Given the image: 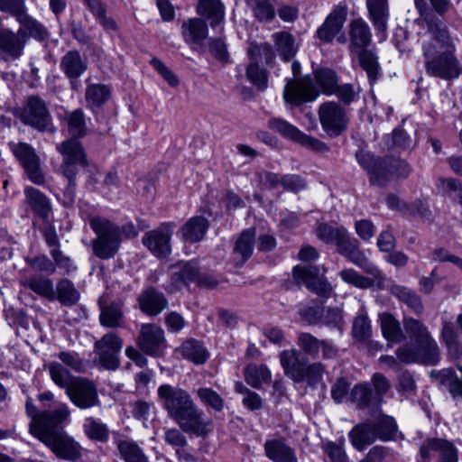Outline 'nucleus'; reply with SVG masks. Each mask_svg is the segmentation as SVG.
<instances>
[{
  "instance_id": "46",
  "label": "nucleus",
  "mask_w": 462,
  "mask_h": 462,
  "mask_svg": "<svg viewBox=\"0 0 462 462\" xmlns=\"http://www.w3.org/2000/svg\"><path fill=\"white\" fill-rule=\"evenodd\" d=\"M83 429L87 437L91 440L104 443L109 439V430L107 425L92 417L85 420Z\"/></svg>"
},
{
  "instance_id": "32",
  "label": "nucleus",
  "mask_w": 462,
  "mask_h": 462,
  "mask_svg": "<svg viewBox=\"0 0 462 462\" xmlns=\"http://www.w3.org/2000/svg\"><path fill=\"white\" fill-rule=\"evenodd\" d=\"M352 446L358 451H363L375 440V433L372 428V421L359 423L348 432Z\"/></svg>"
},
{
  "instance_id": "6",
  "label": "nucleus",
  "mask_w": 462,
  "mask_h": 462,
  "mask_svg": "<svg viewBox=\"0 0 462 462\" xmlns=\"http://www.w3.org/2000/svg\"><path fill=\"white\" fill-rule=\"evenodd\" d=\"M89 226L97 235L92 241L94 254L100 259L112 258L117 253L121 243L119 227L102 217H90Z\"/></svg>"
},
{
  "instance_id": "16",
  "label": "nucleus",
  "mask_w": 462,
  "mask_h": 462,
  "mask_svg": "<svg viewBox=\"0 0 462 462\" xmlns=\"http://www.w3.org/2000/svg\"><path fill=\"white\" fill-rule=\"evenodd\" d=\"M137 345L148 356L153 357L162 356L167 347L163 329L155 324H143L137 338Z\"/></svg>"
},
{
  "instance_id": "52",
  "label": "nucleus",
  "mask_w": 462,
  "mask_h": 462,
  "mask_svg": "<svg viewBox=\"0 0 462 462\" xmlns=\"http://www.w3.org/2000/svg\"><path fill=\"white\" fill-rule=\"evenodd\" d=\"M347 234L345 227H333L326 223H321L316 229V235L319 239L327 244H333L336 246L341 242Z\"/></svg>"
},
{
  "instance_id": "53",
  "label": "nucleus",
  "mask_w": 462,
  "mask_h": 462,
  "mask_svg": "<svg viewBox=\"0 0 462 462\" xmlns=\"http://www.w3.org/2000/svg\"><path fill=\"white\" fill-rule=\"evenodd\" d=\"M314 77L321 91L327 95H331L337 85L336 72L328 68H319L314 70Z\"/></svg>"
},
{
  "instance_id": "57",
  "label": "nucleus",
  "mask_w": 462,
  "mask_h": 462,
  "mask_svg": "<svg viewBox=\"0 0 462 462\" xmlns=\"http://www.w3.org/2000/svg\"><path fill=\"white\" fill-rule=\"evenodd\" d=\"M259 22L272 21L275 16L274 8L270 0H245Z\"/></svg>"
},
{
  "instance_id": "4",
  "label": "nucleus",
  "mask_w": 462,
  "mask_h": 462,
  "mask_svg": "<svg viewBox=\"0 0 462 462\" xmlns=\"http://www.w3.org/2000/svg\"><path fill=\"white\" fill-rule=\"evenodd\" d=\"M402 323L406 335L414 345L404 344L398 347L397 358L405 364L437 365L440 359V351L428 327L411 317H404Z\"/></svg>"
},
{
  "instance_id": "49",
  "label": "nucleus",
  "mask_w": 462,
  "mask_h": 462,
  "mask_svg": "<svg viewBox=\"0 0 462 462\" xmlns=\"http://www.w3.org/2000/svg\"><path fill=\"white\" fill-rule=\"evenodd\" d=\"M23 284L33 291L35 293L43 296L49 300L55 298L53 284L51 280L40 275H34L26 278Z\"/></svg>"
},
{
  "instance_id": "55",
  "label": "nucleus",
  "mask_w": 462,
  "mask_h": 462,
  "mask_svg": "<svg viewBox=\"0 0 462 462\" xmlns=\"http://www.w3.org/2000/svg\"><path fill=\"white\" fill-rule=\"evenodd\" d=\"M350 398L362 410L368 408L371 404H374V395L368 383L355 385L351 390Z\"/></svg>"
},
{
  "instance_id": "60",
  "label": "nucleus",
  "mask_w": 462,
  "mask_h": 462,
  "mask_svg": "<svg viewBox=\"0 0 462 462\" xmlns=\"http://www.w3.org/2000/svg\"><path fill=\"white\" fill-rule=\"evenodd\" d=\"M246 77L260 90H264L268 86L266 70L255 61L251 60V63L247 66Z\"/></svg>"
},
{
  "instance_id": "47",
  "label": "nucleus",
  "mask_w": 462,
  "mask_h": 462,
  "mask_svg": "<svg viewBox=\"0 0 462 462\" xmlns=\"http://www.w3.org/2000/svg\"><path fill=\"white\" fill-rule=\"evenodd\" d=\"M439 194L450 199L462 203V182L453 178H440L437 182Z\"/></svg>"
},
{
  "instance_id": "29",
  "label": "nucleus",
  "mask_w": 462,
  "mask_h": 462,
  "mask_svg": "<svg viewBox=\"0 0 462 462\" xmlns=\"http://www.w3.org/2000/svg\"><path fill=\"white\" fill-rule=\"evenodd\" d=\"M440 339L447 348L448 356L453 361L462 360V343L454 324L443 321Z\"/></svg>"
},
{
  "instance_id": "41",
  "label": "nucleus",
  "mask_w": 462,
  "mask_h": 462,
  "mask_svg": "<svg viewBox=\"0 0 462 462\" xmlns=\"http://www.w3.org/2000/svg\"><path fill=\"white\" fill-rule=\"evenodd\" d=\"M245 380L253 388L260 389L263 383H269L272 374L265 365H248L245 369Z\"/></svg>"
},
{
  "instance_id": "12",
  "label": "nucleus",
  "mask_w": 462,
  "mask_h": 462,
  "mask_svg": "<svg viewBox=\"0 0 462 462\" xmlns=\"http://www.w3.org/2000/svg\"><path fill=\"white\" fill-rule=\"evenodd\" d=\"M10 147L27 178L36 185H42L45 175L41 167V159L35 150L26 143H11Z\"/></svg>"
},
{
  "instance_id": "36",
  "label": "nucleus",
  "mask_w": 462,
  "mask_h": 462,
  "mask_svg": "<svg viewBox=\"0 0 462 462\" xmlns=\"http://www.w3.org/2000/svg\"><path fill=\"white\" fill-rule=\"evenodd\" d=\"M381 329L384 338L391 343H400L405 338L400 322L388 312L379 314Z\"/></svg>"
},
{
  "instance_id": "7",
  "label": "nucleus",
  "mask_w": 462,
  "mask_h": 462,
  "mask_svg": "<svg viewBox=\"0 0 462 462\" xmlns=\"http://www.w3.org/2000/svg\"><path fill=\"white\" fill-rule=\"evenodd\" d=\"M60 388L80 409H89L99 402L96 383L86 377L69 375L60 369Z\"/></svg>"
},
{
  "instance_id": "15",
  "label": "nucleus",
  "mask_w": 462,
  "mask_h": 462,
  "mask_svg": "<svg viewBox=\"0 0 462 462\" xmlns=\"http://www.w3.org/2000/svg\"><path fill=\"white\" fill-rule=\"evenodd\" d=\"M60 152L63 156V175L72 182L79 167L88 166L87 154L79 139L69 138L62 143Z\"/></svg>"
},
{
  "instance_id": "3",
  "label": "nucleus",
  "mask_w": 462,
  "mask_h": 462,
  "mask_svg": "<svg viewBox=\"0 0 462 462\" xmlns=\"http://www.w3.org/2000/svg\"><path fill=\"white\" fill-rule=\"evenodd\" d=\"M347 36L352 62L366 73L370 85L375 84L382 76V69L370 26L362 18L354 19L348 24Z\"/></svg>"
},
{
  "instance_id": "51",
  "label": "nucleus",
  "mask_w": 462,
  "mask_h": 462,
  "mask_svg": "<svg viewBox=\"0 0 462 462\" xmlns=\"http://www.w3.org/2000/svg\"><path fill=\"white\" fill-rule=\"evenodd\" d=\"M320 339L309 332H300L297 337V345L300 351L313 359L319 356L320 351Z\"/></svg>"
},
{
  "instance_id": "64",
  "label": "nucleus",
  "mask_w": 462,
  "mask_h": 462,
  "mask_svg": "<svg viewBox=\"0 0 462 462\" xmlns=\"http://www.w3.org/2000/svg\"><path fill=\"white\" fill-rule=\"evenodd\" d=\"M339 275L345 282L361 289L370 288L374 283L371 279L360 275L354 269H344Z\"/></svg>"
},
{
  "instance_id": "45",
  "label": "nucleus",
  "mask_w": 462,
  "mask_h": 462,
  "mask_svg": "<svg viewBox=\"0 0 462 462\" xmlns=\"http://www.w3.org/2000/svg\"><path fill=\"white\" fill-rule=\"evenodd\" d=\"M62 68L69 78L77 79L87 69V64L78 51H69L62 59Z\"/></svg>"
},
{
  "instance_id": "56",
  "label": "nucleus",
  "mask_w": 462,
  "mask_h": 462,
  "mask_svg": "<svg viewBox=\"0 0 462 462\" xmlns=\"http://www.w3.org/2000/svg\"><path fill=\"white\" fill-rule=\"evenodd\" d=\"M17 21L21 24V27L18 30L23 31V37L25 39L26 34H29L31 37L38 40H43L47 36V31L45 28L25 13Z\"/></svg>"
},
{
  "instance_id": "28",
  "label": "nucleus",
  "mask_w": 462,
  "mask_h": 462,
  "mask_svg": "<svg viewBox=\"0 0 462 462\" xmlns=\"http://www.w3.org/2000/svg\"><path fill=\"white\" fill-rule=\"evenodd\" d=\"M366 6L375 31L384 39L389 17L388 0H366Z\"/></svg>"
},
{
  "instance_id": "19",
  "label": "nucleus",
  "mask_w": 462,
  "mask_h": 462,
  "mask_svg": "<svg viewBox=\"0 0 462 462\" xmlns=\"http://www.w3.org/2000/svg\"><path fill=\"white\" fill-rule=\"evenodd\" d=\"M347 5L345 3H339L327 16L324 23L317 29L315 37L319 39L321 43H331L342 30L347 17Z\"/></svg>"
},
{
  "instance_id": "61",
  "label": "nucleus",
  "mask_w": 462,
  "mask_h": 462,
  "mask_svg": "<svg viewBox=\"0 0 462 462\" xmlns=\"http://www.w3.org/2000/svg\"><path fill=\"white\" fill-rule=\"evenodd\" d=\"M80 298L79 292L69 280L60 281V303L64 306L75 305Z\"/></svg>"
},
{
  "instance_id": "62",
  "label": "nucleus",
  "mask_w": 462,
  "mask_h": 462,
  "mask_svg": "<svg viewBox=\"0 0 462 462\" xmlns=\"http://www.w3.org/2000/svg\"><path fill=\"white\" fill-rule=\"evenodd\" d=\"M360 88L353 84L346 83L337 85L332 94H335L339 101L344 105L349 106L351 103L358 99Z\"/></svg>"
},
{
  "instance_id": "9",
  "label": "nucleus",
  "mask_w": 462,
  "mask_h": 462,
  "mask_svg": "<svg viewBox=\"0 0 462 462\" xmlns=\"http://www.w3.org/2000/svg\"><path fill=\"white\" fill-rule=\"evenodd\" d=\"M325 269L319 265H296L292 270V277L298 285H305L311 292L323 299H328L332 293V286L324 276Z\"/></svg>"
},
{
  "instance_id": "24",
  "label": "nucleus",
  "mask_w": 462,
  "mask_h": 462,
  "mask_svg": "<svg viewBox=\"0 0 462 462\" xmlns=\"http://www.w3.org/2000/svg\"><path fill=\"white\" fill-rule=\"evenodd\" d=\"M138 304L142 312L155 317L168 307V300L162 292L148 287L139 295Z\"/></svg>"
},
{
  "instance_id": "8",
  "label": "nucleus",
  "mask_w": 462,
  "mask_h": 462,
  "mask_svg": "<svg viewBox=\"0 0 462 462\" xmlns=\"http://www.w3.org/2000/svg\"><path fill=\"white\" fill-rule=\"evenodd\" d=\"M190 283L213 287L217 283L202 276L198 263L195 261L179 262L170 267V282L164 286L167 292L173 293L187 288Z\"/></svg>"
},
{
  "instance_id": "33",
  "label": "nucleus",
  "mask_w": 462,
  "mask_h": 462,
  "mask_svg": "<svg viewBox=\"0 0 462 462\" xmlns=\"http://www.w3.org/2000/svg\"><path fill=\"white\" fill-rule=\"evenodd\" d=\"M179 351L185 359L195 365H203L209 358V353L203 342L193 337L186 339Z\"/></svg>"
},
{
  "instance_id": "39",
  "label": "nucleus",
  "mask_w": 462,
  "mask_h": 462,
  "mask_svg": "<svg viewBox=\"0 0 462 462\" xmlns=\"http://www.w3.org/2000/svg\"><path fill=\"white\" fill-rule=\"evenodd\" d=\"M66 131L70 138L80 139L87 134L86 117L81 109H76L63 116Z\"/></svg>"
},
{
  "instance_id": "37",
  "label": "nucleus",
  "mask_w": 462,
  "mask_h": 462,
  "mask_svg": "<svg viewBox=\"0 0 462 462\" xmlns=\"http://www.w3.org/2000/svg\"><path fill=\"white\" fill-rule=\"evenodd\" d=\"M99 320L102 326L106 328H119L123 326L124 311L123 301H112L107 306L101 308Z\"/></svg>"
},
{
  "instance_id": "26",
  "label": "nucleus",
  "mask_w": 462,
  "mask_h": 462,
  "mask_svg": "<svg viewBox=\"0 0 462 462\" xmlns=\"http://www.w3.org/2000/svg\"><path fill=\"white\" fill-rule=\"evenodd\" d=\"M209 227L208 220L203 216L190 217L178 234L185 242L195 244L204 239Z\"/></svg>"
},
{
  "instance_id": "30",
  "label": "nucleus",
  "mask_w": 462,
  "mask_h": 462,
  "mask_svg": "<svg viewBox=\"0 0 462 462\" xmlns=\"http://www.w3.org/2000/svg\"><path fill=\"white\" fill-rule=\"evenodd\" d=\"M208 34V25L200 18H189L181 24V36L187 44L201 45Z\"/></svg>"
},
{
  "instance_id": "43",
  "label": "nucleus",
  "mask_w": 462,
  "mask_h": 462,
  "mask_svg": "<svg viewBox=\"0 0 462 462\" xmlns=\"http://www.w3.org/2000/svg\"><path fill=\"white\" fill-rule=\"evenodd\" d=\"M26 200L32 209L42 218L48 217L51 209L50 202L45 195L33 187H26L24 189Z\"/></svg>"
},
{
  "instance_id": "17",
  "label": "nucleus",
  "mask_w": 462,
  "mask_h": 462,
  "mask_svg": "<svg viewBox=\"0 0 462 462\" xmlns=\"http://www.w3.org/2000/svg\"><path fill=\"white\" fill-rule=\"evenodd\" d=\"M420 457L424 462L437 457V462H458L457 448L448 440L439 438L427 439L420 447Z\"/></svg>"
},
{
  "instance_id": "63",
  "label": "nucleus",
  "mask_w": 462,
  "mask_h": 462,
  "mask_svg": "<svg viewBox=\"0 0 462 462\" xmlns=\"http://www.w3.org/2000/svg\"><path fill=\"white\" fill-rule=\"evenodd\" d=\"M123 347V340L114 332L105 334L94 344V349L107 350L120 353Z\"/></svg>"
},
{
  "instance_id": "11",
  "label": "nucleus",
  "mask_w": 462,
  "mask_h": 462,
  "mask_svg": "<svg viewBox=\"0 0 462 462\" xmlns=\"http://www.w3.org/2000/svg\"><path fill=\"white\" fill-rule=\"evenodd\" d=\"M356 157L360 166L367 172L372 185L384 187L393 180L390 157H376L364 151L356 152Z\"/></svg>"
},
{
  "instance_id": "20",
  "label": "nucleus",
  "mask_w": 462,
  "mask_h": 462,
  "mask_svg": "<svg viewBox=\"0 0 462 462\" xmlns=\"http://www.w3.org/2000/svg\"><path fill=\"white\" fill-rule=\"evenodd\" d=\"M26 42L23 30L14 32L0 26V52L5 61L19 60L23 54Z\"/></svg>"
},
{
  "instance_id": "34",
  "label": "nucleus",
  "mask_w": 462,
  "mask_h": 462,
  "mask_svg": "<svg viewBox=\"0 0 462 462\" xmlns=\"http://www.w3.org/2000/svg\"><path fill=\"white\" fill-rule=\"evenodd\" d=\"M196 11L210 22L211 27L221 23L225 16V6L221 0H198Z\"/></svg>"
},
{
  "instance_id": "40",
  "label": "nucleus",
  "mask_w": 462,
  "mask_h": 462,
  "mask_svg": "<svg viewBox=\"0 0 462 462\" xmlns=\"http://www.w3.org/2000/svg\"><path fill=\"white\" fill-rule=\"evenodd\" d=\"M272 37L279 55L284 61H289L296 55L298 48L292 34L288 32H278L273 33Z\"/></svg>"
},
{
  "instance_id": "1",
  "label": "nucleus",
  "mask_w": 462,
  "mask_h": 462,
  "mask_svg": "<svg viewBox=\"0 0 462 462\" xmlns=\"http://www.w3.org/2000/svg\"><path fill=\"white\" fill-rule=\"evenodd\" d=\"M423 66L428 76L453 81L462 75L455 39L446 23H430L428 39L421 43Z\"/></svg>"
},
{
  "instance_id": "38",
  "label": "nucleus",
  "mask_w": 462,
  "mask_h": 462,
  "mask_svg": "<svg viewBox=\"0 0 462 462\" xmlns=\"http://www.w3.org/2000/svg\"><path fill=\"white\" fill-rule=\"evenodd\" d=\"M391 293L401 302L406 304L414 313L419 315L423 312L421 298L412 289L402 285H393Z\"/></svg>"
},
{
  "instance_id": "25",
  "label": "nucleus",
  "mask_w": 462,
  "mask_h": 462,
  "mask_svg": "<svg viewBox=\"0 0 462 462\" xmlns=\"http://www.w3.org/2000/svg\"><path fill=\"white\" fill-rule=\"evenodd\" d=\"M457 368L461 373V376H458L453 368H445L437 373L436 379L457 404L462 402V365L457 364Z\"/></svg>"
},
{
  "instance_id": "48",
  "label": "nucleus",
  "mask_w": 462,
  "mask_h": 462,
  "mask_svg": "<svg viewBox=\"0 0 462 462\" xmlns=\"http://www.w3.org/2000/svg\"><path fill=\"white\" fill-rule=\"evenodd\" d=\"M196 393L200 402L208 409H212L216 412H221L224 410V399L212 388L199 387Z\"/></svg>"
},
{
  "instance_id": "14",
  "label": "nucleus",
  "mask_w": 462,
  "mask_h": 462,
  "mask_svg": "<svg viewBox=\"0 0 462 462\" xmlns=\"http://www.w3.org/2000/svg\"><path fill=\"white\" fill-rule=\"evenodd\" d=\"M15 116L23 124L42 131L48 129L51 123L45 102L37 96L29 97L24 106L16 111Z\"/></svg>"
},
{
  "instance_id": "10",
  "label": "nucleus",
  "mask_w": 462,
  "mask_h": 462,
  "mask_svg": "<svg viewBox=\"0 0 462 462\" xmlns=\"http://www.w3.org/2000/svg\"><path fill=\"white\" fill-rule=\"evenodd\" d=\"M323 131L332 138L341 135L347 128L349 118L346 110L337 102L322 103L318 110Z\"/></svg>"
},
{
  "instance_id": "50",
  "label": "nucleus",
  "mask_w": 462,
  "mask_h": 462,
  "mask_svg": "<svg viewBox=\"0 0 462 462\" xmlns=\"http://www.w3.org/2000/svg\"><path fill=\"white\" fill-rule=\"evenodd\" d=\"M352 336L360 342L368 339L372 336L371 321L364 309L360 310L357 316L354 319Z\"/></svg>"
},
{
  "instance_id": "21",
  "label": "nucleus",
  "mask_w": 462,
  "mask_h": 462,
  "mask_svg": "<svg viewBox=\"0 0 462 462\" xmlns=\"http://www.w3.org/2000/svg\"><path fill=\"white\" fill-rule=\"evenodd\" d=\"M171 225L164 224L161 227L146 233L143 237V244L156 257H166L171 254Z\"/></svg>"
},
{
  "instance_id": "58",
  "label": "nucleus",
  "mask_w": 462,
  "mask_h": 462,
  "mask_svg": "<svg viewBox=\"0 0 462 462\" xmlns=\"http://www.w3.org/2000/svg\"><path fill=\"white\" fill-rule=\"evenodd\" d=\"M267 125L271 130L280 134L284 138L292 140L294 142L296 141L300 132V130L296 126L279 117L270 118Z\"/></svg>"
},
{
  "instance_id": "59",
  "label": "nucleus",
  "mask_w": 462,
  "mask_h": 462,
  "mask_svg": "<svg viewBox=\"0 0 462 462\" xmlns=\"http://www.w3.org/2000/svg\"><path fill=\"white\" fill-rule=\"evenodd\" d=\"M344 445L345 439L341 438L337 442L327 441L323 443L322 450L328 456L330 462H348Z\"/></svg>"
},
{
  "instance_id": "13",
  "label": "nucleus",
  "mask_w": 462,
  "mask_h": 462,
  "mask_svg": "<svg viewBox=\"0 0 462 462\" xmlns=\"http://www.w3.org/2000/svg\"><path fill=\"white\" fill-rule=\"evenodd\" d=\"M318 97L319 91L310 76L287 79L283 89L285 103L292 106H300L302 104L313 102Z\"/></svg>"
},
{
  "instance_id": "35",
  "label": "nucleus",
  "mask_w": 462,
  "mask_h": 462,
  "mask_svg": "<svg viewBox=\"0 0 462 462\" xmlns=\"http://www.w3.org/2000/svg\"><path fill=\"white\" fill-rule=\"evenodd\" d=\"M85 97L88 106L97 113L110 98L111 88L105 84H90L86 88Z\"/></svg>"
},
{
  "instance_id": "23",
  "label": "nucleus",
  "mask_w": 462,
  "mask_h": 462,
  "mask_svg": "<svg viewBox=\"0 0 462 462\" xmlns=\"http://www.w3.org/2000/svg\"><path fill=\"white\" fill-rule=\"evenodd\" d=\"M112 435L119 457L124 462H149L148 456L136 441L124 437L118 431H113Z\"/></svg>"
},
{
  "instance_id": "27",
  "label": "nucleus",
  "mask_w": 462,
  "mask_h": 462,
  "mask_svg": "<svg viewBox=\"0 0 462 462\" xmlns=\"http://www.w3.org/2000/svg\"><path fill=\"white\" fill-rule=\"evenodd\" d=\"M255 241L254 228H247L242 231L233 249L236 266H242L252 256Z\"/></svg>"
},
{
  "instance_id": "44",
  "label": "nucleus",
  "mask_w": 462,
  "mask_h": 462,
  "mask_svg": "<svg viewBox=\"0 0 462 462\" xmlns=\"http://www.w3.org/2000/svg\"><path fill=\"white\" fill-rule=\"evenodd\" d=\"M372 428L375 433V439L388 441L393 439L397 431V425L393 417L383 415L376 421H372Z\"/></svg>"
},
{
  "instance_id": "42",
  "label": "nucleus",
  "mask_w": 462,
  "mask_h": 462,
  "mask_svg": "<svg viewBox=\"0 0 462 462\" xmlns=\"http://www.w3.org/2000/svg\"><path fill=\"white\" fill-rule=\"evenodd\" d=\"M82 456L81 446L60 429V458L77 462Z\"/></svg>"
},
{
  "instance_id": "31",
  "label": "nucleus",
  "mask_w": 462,
  "mask_h": 462,
  "mask_svg": "<svg viewBox=\"0 0 462 462\" xmlns=\"http://www.w3.org/2000/svg\"><path fill=\"white\" fill-rule=\"evenodd\" d=\"M263 448L265 456L273 462H298L294 449L282 439H267Z\"/></svg>"
},
{
  "instance_id": "2",
  "label": "nucleus",
  "mask_w": 462,
  "mask_h": 462,
  "mask_svg": "<svg viewBox=\"0 0 462 462\" xmlns=\"http://www.w3.org/2000/svg\"><path fill=\"white\" fill-rule=\"evenodd\" d=\"M157 394L168 416L185 433L204 439L212 431V420L205 416L187 390L164 383L158 387Z\"/></svg>"
},
{
  "instance_id": "5",
  "label": "nucleus",
  "mask_w": 462,
  "mask_h": 462,
  "mask_svg": "<svg viewBox=\"0 0 462 462\" xmlns=\"http://www.w3.org/2000/svg\"><path fill=\"white\" fill-rule=\"evenodd\" d=\"M39 406L28 398L25 412L31 418L30 433L58 455V402L55 394L46 391L39 393Z\"/></svg>"
},
{
  "instance_id": "18",
  "label": "nucleus",
  "mask_w": 462,
  "mask_h": 462,
  "mask_svg": "<svg viewBox=\"0 0 462 462\" xmlns=\"http://www.w3.org/2000/svg\"><path fill=\"white\" fill-rule=\"evenodd\" d=\"M337 250L342 256L363 269L366 273L374 278H381V271L368 260L364 252L359 248L357 240L351 238L348 233L338 244Z\"/></svg>"
},
{
  "instance_id": "54",
  "label": "nucleus",
  "mask_w": 462,
  "mask_h": 462,
  "mask_svg": "<svg viewBox=\"0 0 462 462\" xmlns=\"http://www.w3.org/2000/svg\"><path fill=\"white\" fill-rule=\"evenodd\" d=\"M248 56L253 61L258 63L263 60L267 65L273 64L276 58L273 46L269 42L252 43L248 49Z\"/></svg>"
},
{
  "instance_id": "22",
  "label": "nucleus",
  "mask_w": 462,
  "mask_h": 462,
  "mask_svg": "<svg viewBox=\"0 0 462 462\" xmlns=\"http://www.w3.org/2000/svg\"><path fill=\"white\" fill-rule=\"evenodd\" d=\"M284 374L295 383H302L307 358L295 348L286 349L279 354Z\"/></svg>"
}]
</instances>
